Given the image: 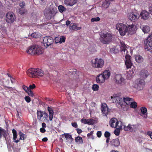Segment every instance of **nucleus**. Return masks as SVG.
<instances>
[{"instance_id": "f257e3e1", "label": "nucleus", "mask_w": 152, "mask_h": 152, "mask_svg": "<svg viewBox=\"0 0 152 152\" xmlns=\"http://www.w3.org/2000/svg\"><path fill=\"white\" fill-rule=\"evenodd\" d=\"M131 52L130 48L128 46L127 47L124 43V53L126 54L125 56L126 60L125 62L127 69L131 68L133 65L131 60L130 55L132 54Z\"/></svg>"}, {"instance_id": "f03ea898", "label": "nucleus", "mask_w": 152, "mask_h": 152, "mask_svg": "<svg viewBox=\"0 0 152 152\" xmlns=\"http://www.w3.org/2000/svg\"><path fill=\"white\" fill-rule=\"evenodd\" d=\"M110 74L109 70H104L97 76L96 78V83L99 84H102L105 82V80L109 78Z\"/></svg>"}, {"instance_id": "7ed1b4c3", "label": "nucleus", "mask_w": 152, "mask_h": 152, "mask_svg": "<svg viewBox=\"0 0 152 152\" xmlns=\"http://www.w3.org/2000/svg\"><path fill=\"white\" fill-rule=\"evenodd\" d=\"M100 42L104 44H109L113 38L112 34L108 32H101L99 33Z\"/></svg>"}, {"instance_id": "20e7f679", "label": "nucleus", "mask_w": 152, "mask_h": 152, "mask_svg": "<svg viewBox=\"0 0 152 152\" xmlns=\"http://www.w3.org/2000/svg\"><path fill=\"white\" fill-rule=\"evenodd\" d=\"M121 94H114L113 96H111V99H112V101L113 103H116L118 107H123L124 98L120 97Z\"/></svg>"}, {"instance_id": "39448f33", "label": "nucleus", "mask_w": 152, "mask_h": 152, "mask_svg": "<svg viewBox=\"0 0 152 152\" xmlns=\"http://www.w3.org/2000/svg\"><path fill=\"white\" fill-rule=\"evenodd\" d=\"M104 61L101 58H96L91 61L92 67L95 68H101L104 65Z\"/></svg>"}, {"instance_id": "423d86ee", "label": "nucleus", "mask_w": 152, "mask_h": 152, "mask_svg": "<svg viewBox=\"0 0 152 152\" xmlns=\"http://www.w3.org/2000/svg\"><path fill=\"white\" fill-rule=\"evenodd\" d=\"M144 43L145 49L152 53V34L149 35Z\"/></svg>"}, {"instance_id": "0eeeda50", "label": "nucleus", "mask_w": 152, "mask_h": 152, "mask_svg": "<svg viewBox=\"0 0 152 152\" xmlns=\"http://www.w3.org/2000/svg\"><path fill=\"white\" fill-rule=\"evenodd\" d=\"M124 35L127 34V35H132L135 33V26L133 24L130 25L126 26L124 24Z\"/></svg>"}, {"instance_id": "6e6552de", "label": "nucleus", "mask_w": 152, "mask_h": 152, "mask_svg": "<svg viewBox=\"0 0 152 152\" xmlns=\"http://www.w3.org/2000/svg\"><path fill=\"white\" fill-rule=\"evenodd\" d=\"M109 124L113 128L122 127V122L120 121H118L115 118H112L110 120Z\"/></svg>"}, {"instance_id": "1a4fd4ad", "label": "nucleus", "mask_w": 152, "mask_h": 152, "mask_svg": "<svg viewBox=\"0 0 152 152\" xmlns=\"http://www.w3.org/2000/svg\"><path fill=\"white\" fill-rule=\"evenodd\" d=\"M56 14V12L53 9H45L44 12V14L46 18L48 20L52 18Z\"/></svg>"}, {"instance_id": "9d476101", "label": "nucleus", "mask_w": 152, "mask_h": 152, "mask_svg": "<svg viewBox=\"0 0 152 152\" xmlns=\"http://www.w3.org/2000/svg\"><path fill=\"white\" fill-rule=\"evenodd\" d=\"M15 19V16L13 12H8L6 14L5 20L7 23H13Z\"/></svg>"}, {"instance_id": "9b49d317", "label": "nucleus", "mask_w": 152, "mask_h": 152, "mask_svg": "<svg viewBox=\"0 0 152 152\" xmlns=\"http://www.w3.org/2000/svg\"><path fill=\"white\" fill-rule=\"evenodd\" d=\"M135 86L138 89L141 90L143 89L145 83L143 80L138 79L135 80Z\"/></svg>"}, {"instance_id": "f8f14e48", "label": "nucleus", "mask_w": 152, "mask_h": 152, "mask_svg": "<svg viewBox=\"0 0 152 152\" xmlns=\"http://www.w3.org/2000/svg\"><path fill=\"white\" fill-rule=\"evenodd\" d=\"M53 42V38L50 36H46L44 37L43 42L45 47L47 48L51 45Z\"/></svg>"}, {"instance_id": "ddd939ff", "label": "nucleus", "mask_w": 152, "mask_h": 152, "mask_svg": "<svg viewBox=\"0 0 152 152\" xmlns=\"http://www.w3.org/2000/svg\"><path fill=\"white\" fill-rule=\"evenodd\" d=\"M128 17L130 20L134 22L138 20L140 17V15L137 13H134L132 12L129 13L128 15Z\"/></svg>"}, {"instance_id": "4468645a", "label": "nucleus", "mask_w": 152, "mask_h": 152, "mask_svg": "<svg viewBox=\"0 0 152 152\" xmlns=\"http://www.w3.org/2000/svg\"><path fill=\"white\" fill-rule=\"evenodd\" d=\"M3 136L4 137L7 143H9L10 141V136L7 131L2 128Z\"/></svg>"}, {"instance_id": "2eb2a0df", "label": "nucleus", "mask_w": 152, "mask_h": 152, "mask_svg": "<svg viewBox=\"0 0 152 152\" xmlns=\"http://www.w3.org/2000/svg\"><path fill=\"white\" fill-rule=\"evenodd\" d=\"M149 74L148 72L145 69L142 70L139 74L140 77L143 79L146 78L149 75Z\"/></svg>"}, {"instance_id": "dca6fc26", "label": "nucleus", "mask_w": 152, "mask_h": 152, "mask_svg": "<svg viewBox=\"0 0 152 152\" xmlns=\"http://www.w3.org/2000/svg\"><path fill=\"white\" fill-rule=\"evenodd\" d=\"M36 69L31 68L28 70L27 71V75L29 77H35Z\"/></svg>"}, {"instance_id": "f3484780", "label": "nucleus", "mask_w": 152, "mask_h": 152, "mask_svg": "<svg viewBox=\"0 0 152 152\" xmlns=\"http://www.w3.org/2000/svg\"><path fill=\"white\" fill-rule=\"evenodd\" d=\"M101 110L104 115L107 116L108 113V108L107 104L105 103H102L101 105Z\"/></svg>"}, {"instance_id": "a211bd4d", "label": "nucleus", "mask_w": 152, "mask_h": 152, "mask_svg": "<svg viewBox=\"0 0 152 152\" xmlns=\"http://www.w3.org/2000/svg\"><path fill=\"white\" fill-rule=\"evenodd\" d=\"M141 113L140 115L143 118H146L148 117L147 110L146 108L145 107H142L140 108Z\"/></svg>"}, {"instance_id": "6ab92c4d", "label": "nucleus", "mask_w": 152, "mask_h": 152, "mask_svg": "<svg viewBox=\"0 0 152 152\" xmlns=\"http://www.w3.org/2000/svg\"><path fill=\"white\" fill-rule=\"evenodd\" d=\"M35 50L34 55H39L42 54L43 52L42 48L37 45H35Z\"/></svg>"}, {"instance_id": "aec40b11", "label": "nucleus", "mask_w": 152, "mask_h": 152, "mask_svg": "<svg viewBox=\"0 0 152 152\" xmlns=\"http://www.w3.org/2000/svg\"><path fill=\"white\" fill-rule=\"evenodd\" d=\"M124 26V24L122 23H118L116 26V28L118 29L120 34L122 36H124L123 31L122 30V28Z\"/></svg>"}, {"instance_id": "412c9836", "label": "nucleus", "mask_w": 152, "mask_h": 152, "mask_svg": "<svg viewBox=\"0 0 152 152\" xmlns=\"http://www.w3.org/2000/svg\"><path fill=\"white\" fill-rule=\"evenodd\" d=\"M77 24L75 23H71L69 26V29L73 31H77L81 29L82 27L77 26Z\"/></svg>"}, {"instance_id": "4be33fe9", "label": "nucleus", "mask_w": 152, "mask_h": 152, "mask_svg": "<svg viewBox=\"0 0 152 152\" xmlns=\"http://www.w3.org/2000/svg\"><path fill=\"white\" fill-rule=\"evenodd\" d=\"M110 144L112 146L118 147L120 145V142L118 139L116 138L110 141Z\"/></svg>"}, {"instance_id": "5701e85b", "label": "nucleus", "mask_w": 152, "mask_h": 152, "mask_svg": "<svg viewBox=\"0 0 152 152\" xmlns=\"http://www.w3.org/2000/svg\"><path fill=\"white\" fill-rule=\"evenodd\" d=\"M140 16L142 19L147 20L149 18V13L145 10H143L140 14Z\"/></svg>"}, {"instance_id": "b1692460", "label": "nucleus", "mask_w": 152, "mask_h": 152, "mask_svg": "<svg viewBox=\"0 0 152 152\" xmlns=\"http://www.w3.org/2000/svg\"><path fill=\"white\" fill-rule=\"evenodd\" d=\"M77 0H64V4L67 5L72 6L77 2Z\"/></svg>"}, {"instance_id": "393cba45", "label": "nucleus", "mask_w": 152, "mask_h": 152, "mask_svg": "<svg viewBox=\"0 0 152 152\" xmlns=\"http://www.w3.org/2000/svg\"><path fill=\"white\" fill-rule=\"evenodd\" d=\"M136 129L134 126H132L129 125L127 126H124V130L125 131L134 132L136 131Z\"/></svg>"}, {"instance_id": "a878e982", "label": "nucleus", "mask_w": 152, "mask_h": 152, "mask_svg": "<svg viewBox=\"0 0 152 152\" xmlns=\"http://www.w3.org/2000/svg\"><path fill=\"white\" fill-rule=\"evenodd\" d=\"M115 82L117 84H121L122 82L123 78L120 74H117L115 76Z\"/></svg>"}, {"instance_id": "bb28decb", "label": "nucleus", "mask_w": 152, "mask_h": 152, "mask_svg": "<svg viewBox=\"0 0 152 152\" xmlns=\"http://www.w3.org/2000/svg\"><path fill=\"white\" fill-rule=\"evenodd\" d=\"M35 45L30 47L27 50V52L29 54L35 55Z\"/></svg>"}, {"instance_id": "cd10ccee", "label": "nucleus", "mask_w": 152, "mask_h": 152, "mask_svg": "<svg viewBox=\"0 0 152 152\" xmlns=\"http://www.w3.org/2000/svg\"><path fill=\"white\" fill-rule=\"evenodd\" d=\"M47 109L49 114V120L50 121H52L53 118V115L54 114L53 110L52 108L49 107H48Z\"/></svg>"}, {"instance_id": "c85d7f7f", "label": "nucleus", "mask_w": 152, "mask_h": 152, "mask_svg": "<svg viewBox=\"0 0 152 152\" xmlns=\"http://www.w3.org/2000/svg\"><path fill=\"white\" fill-rule=\"evenodd\" d=\"M36 72L35 73V77H38V76L42 77L44 74L43 71L39 69H36Z\"/></svg>"}, {"instance_id": "c756f323", "label": "nucleus", "mask_w": 152, "mask_h": 152, "mask_svg": "<svg viewBox=\"0 0 152 152\" xmlns=\"http://www.w3.org/2000/svg\"><path fill=\"white\" fill-rule=\"evenodd\" d=\"M44 112L40 110L37 111V118L38 120L40 121H42V118L44 115Z\"/></svg>"}, {"instance_id": "7c9ffc66", "label": "nucleus", "mask_w": 152, "mask_h": 152, "mask_svg": "<svg viewBox=\"0 0 152 152\" xmlns=\"http://www.w3.org/2000/svg\"><path fill=\"white\" fill-rule=\"evenodd\" d=\"M110 4V1L108 0H105L103 2L102 7L105 9L108 8Z\"/></svg>"}, {"instance_id": "2f4dec72", "label": "nucleus", "mask_w": 152, "mask_h": 152, "mask_svg": "<svg viewBox=\"0 0 152 152\" xmlns=\"http://www.w3.org/2000/svg\"><path fill=\"white\" fill-rule=\"evenodd\" d=\"M140 28H142V31L145 33H148L150 31V28L148 26H144Z\"/></svg>"}, {"instance_id": "473e14b6", "label": "nucleus", "mask_w": 152, "mask_h": 152, "mask_svg": "<svg viewBox=\"0 0 152 152\" xmlns=\"http://www.w3.org/2000/svg\"><path fill=\"white\" fill-rule=\"evenodd\" d=\"M133 101V99L128 97H124V103H125L128 105H129L130 101Z\"/></svg>"}, {"instance_id": "72a5a7b5", "label": "nucleus", "mask_w": 152, "mask_h": 152, "mask_svg": "<svg viewBox=\"0 0 152 152\" xmlns=\"http://www.w3.org/2000/svg\"><path fill=\"white\" fill-rule=\"evenodd\" d=\"M136 61L138 63L142 62L143 61V58L140 55H137L135 57Z\"/></svg>"}, {"instance_id": "f704fd0d", "label": "nucleus", "mask_w": 152, "mask_h": 152, "mask_svg": "<svg viewBox=\"0 0 152 152\" xmlns=\"http://www.w3.org/2000/svg\"><path fill=\"white\" fill-rule=\"evenodd\" d=\"M75 142L78 144H81L83 143V140L82 137L80 136H78L76 137L75 138Z\"/></svg>"}, {"instance_id": "c9c22d12", "label": "nucleus", "mask_w": 152, "mask_h": 152, "mask_svg": "<svg viewBox=\"0 0 152 152\" xmlns=\"http://www.w3.org/2000/svg\"><path fill=\"white\" fill-rule=\"evenodd\" d=\"M12 132L13 134V139L15 140V142L16 143H18L19 142L18 140H16L17 138V132L16 130L15 129H13L12 130Z\"/></svg>"}, {"instance_id": "e433bc0d", "label": "nucleus", "mask_w": 152, "mask_h": 152, "mask_svg": "<svg viewBox=\"0 0 152 152\" xmlns=\"http://www.w3.org/2000/svg\"><path fill=\"white\" fill-rule=\"evenodd\" d=\"M129 105H130V107L131 108L134 109L136 108L137 107V102H130Z\"/></svg>"}, {"instance_id": "4c0bfd02", "label": "nucleus", "mask_w": 152, "mask_h": 152, "mask_svg": "<svg viewBox=\"0 0 152 152\" xmlns=\"http://www.w3.org/2000/svg\"><path fill=\"white\" fill-rule=\"evenodd\" d=\"M17 11L20 15H24L27 12V10L26 9L20 8L17 10Z\"/></svg>"}, {"instance_id": "58836bf2", "label": "nucleus", "mask_w": 152, "mask_h": 152, "mask_svg": "<svg viewBox=\"0 0 152 152\" xmlns=\"http://www.w3.org/2000/svg\"><path fill=\"white\" fill-rule=\"evenodd\" d=\"M58 9L59 11L62 13L64 11H65L66 10V8L63 5H60L58 6Z\"/></svg>"}, {"instance_id": "ea45409f", "label": "nucleus", "mask_w": 152, "mask_h": 152, "mask_svg": "<svg viewBox=\"0 0 152 152\" xmlns=\"http://www.w3.org/2000/svg\"><path fill=\"white\" fill-rule=\"evenodd\" d=\"M116 129L114 131V134L116 136H118L120 134V129L122 127H117L116 128Z\"/></svg>"}, {"instance_id": "a19ab883", "label": "nucleus", "mask_w": 152, "mask_h": 152, "mask_svg": "<svg viewBox=\"0 0 152 152\" xmlns=\"http://www.w3.org/2000/svg\"><path fill=\"white\" fill-rule=\"evenodd\" d=\"M95 123V121L93 119H88L87 124L94 125Z\"/></svg>"}, {"instance_id": "79ce46f5", "label": "nucleus", "mask_w": 152, "mask_h": 152, "mask_svg": "<svg viewBox=\"0 0 152 152\" xmlns=\"http://www.w3.org/2000/svg\"><path fill=\"white\" fill-rule=\"evenodd\" d=\"M19 134L20 135V140H24L26 138V137H25L26 135L21 132H20Z\"/></svg>"}, {"instance_id": "37998d69", "label": "nucleus", "mask_w": 152, "mask_h": 152, "mask_svg": "<svg viewBox=\"0 0 152 152\" xmlns=\"http://www.w3.org/2000/svg\"><path fill=\"white\" fill-rule=\"evenodd\" d=\"M99 86L97 84H94L92 87V89L94 91H97L99 90Z\"/></svg>"}, {"instance_id": "c03bdc74", "label": "nucleus", "mask_w": 152, "mask_h": 152, "mask_svg": "<svg viewBox=\"0 0 152 152\" xmlns=\"http://www.w3.org/2000/svg\"><path fill=\"white\" fill-rule=\"evenodd\" d=\"M71 135L69 133H64L63 134L61 135V136L63 137L64 136L65 138L67 140V139L69 138Z\"/></svg>"}, {"instance_id": "a18cd8bd", "label": "nucleus", "mask_w": 152, "mask_h": 152, "mask_svg": "<svg viewBox=\"0 0 152 152\" xmlns=\"http://www.w3.org/2000/svg\"><path fill=\"white\" fill-rule=\"evenodd\" d=\"M66 39V38L65 37L61 36L60 38L59 42L60 43H61L62 42H65Z\"/></svg>"}, {"instance_id": "49530a36", "label": "nucleus", "mask_w": 152, "mask_h": 152, "mask_svg": "<svg viewBox=\"0 0 152 152\" xmlns=\"http://www.w3.org/2000/svg\"><path fill=\"white\" fill-rule=\"evenodd\" d=\"M31 36L32 37L37 38L39 37V35L37 32H34L31 34Z\"/></svg>"}, {"instance_id": "de8ad7c7", "label": "nucleus", "mask_w": 152, "mask_h": 152, "mask_svg": "<svg viewBox=\"0 0 152 152\" xmlns=\"http://www.w3.org/2000/svg\"><path fill=\"white\" fill-rule=\"evenodd\" d=\"M100 19L99 17H97L96 18H92L91 19V21L92 22H96L99 21Z\"/></svg>"}, {"instance_id": "09e8293b", "label": "nucleus", "mask_w": 152, "mask_h": 152, "mask_svg": "<svg viewBox=\"0 0 152 152\" xmlns=\"http://www.w3.org/2000/svg\"><path fill=\"white\" fill-rule=\"evenodd\" d=\"M110 133L108 131H106L104 132V136L106 138L109 137L110 136Z\"/></svg>"}, {"instance_id": "8fccbe9b", "label": "nucleus", "mask_w": 152, "mask_h": 152, "mask_svg": "<svg viewBox=\"0 0 152 152\" xmlns=\"http://www.w3.org/2000/svg\"><path fill=\"white\" fill-rule=\"evenodd\" d=\"M27 93L28 95L31 96L33 97L34 96L33 92L31 90H30V89Z\"/></svg>"}, {"instance_id": "3c124183", "label": "nucleus", "mask_w": 152, "mask_h": 152, "mask_svg": "<svg viewBox=\"0 0 152 152\" xmlns=\"http://www.w3.org/2000/svg\"><path fill=\"white\" fill-rule=\"evenodd\" d=\"M25 99L27 103H29L31 102V99L28 96H26L25 97Z\"/></svg>"}, {"instance_id": "603ef678", "label": "nucleus", "mask_w": 152, "mask_h": 152, "mask_svg": "<svg viewBox=\"0 0 152 152\" xmlns=\"http://www.w3.org/2000/svg\"><path fill=\"white\" fill-rule=\"evenodd\" d=\"M23 88L26 93L28 92V91H29V89H30L28 87L25 86V85H24L23 86Z\"/></svg>"}, {"instance_id": "864d4df0", "label": "nucleus", "mask_w": 152, "mask_h": 152, "mask_svg": "<svg viewBox=\"0 0 152 152\" xmlns=\"http://www.w3.org/2000/svg\"><path fill=\"white\" fill-rule=\"evenodd\" d=\"M44 113L43 118L45 120H47L48 119V115L46 112H44Z\"/></svg>"}, {"instance_id": "5fc2aeb1", "label": "nucleus", "mask_w": 152, "mask_h": 152, "mask_svg": "<svg viewBox=\"0 0 152 152\" xmlns=\"http://www.w3.org/2000/svg\"><path fill=\"white\" fill-rule=\"evenodd\" d=\"M81 123L85 124H87L88 119L82 118L81 120Z\"/></svg>"}, {"instance_id": "6e6d98bb", "label": "nucleus", "mask_w": 152, "mask_h": 152, "mask_svg": "<svg viewBox=\"0 0 152 152\" xmlns=\"http://www.w3.org/2000/svg\"><path fill=\"white\" fill-rule=\"evenodd\" d=\"M19 6L21 8H23L25 6V3L23 1L20 2L19 3Z\"/></svg>"}, {"instance_id": "4d7b16f0", "label": "nucleus", "mask_w": 152, "mask_h": 152, "mask_svg": "<svg viewBox=\"0 0 152 152\" xmlns=\"http://www.w3.org/2000/svg\"><path fill=\"white\" fill-rule=\"evenodd\" d=\"M36 87V86L34 84H33L32 85H30L29 86V89H30V90L33 89L35 88Z\"/></svg>"}, {"instance_id": "13d9d810", "label": "nucleus", "mask_w": 152, "mask_h": 152, "mask_svg": "<svg viewBox=\"0 0 152 152\" xmlns=\"http://www.w3.org/2000/svg\"><path fill=\"white\" fill-rule=\"evenodd\" d=\"M96 135L99 138L102 135V132L101 131H98L97 132Z\"/></svg>"}, {"instance_id": "bf43d9fd", "label": "nucleus", "mask_w": 152, "mask_h": 152, "mask_svg": "<svg viewBox=\"0 0 152 152\" xmlns=\"http://www.w3.org/2000/svg\"><path fill=\"white\" fill-rule=\"evenodd\" d=\"M72 126L75 128H77V123L75 122L74 123H72Z\"/></svg>"}, {"instance_id": "052dcab7", "label": "nucleus", "mask_w": 152, "mask_h": 152, "mask_svg": "<svg viewBox=\"0 0 152 152\" xmlns=\"http://www.w3.org/2000/svg\"><path fill=\"white\" fill-rule=\"evenodd\" d=\"M77 132V133L79 134H80L82 132V130L79 128H77L76 129Z\"/></svg>"}, {"instance_id": "680f3d73", "label": "nucleus", "mask_w": 152, "mask_h": 152, "mask_svg": "<svg viewBox=\"0 0 152 152\" xmlns=\"http://www.w3.org/2000/svg\"><path fill=\"white\" fill-rule=\"evenodd\" d=\"M94 133V131H91L89 133H88L87 134V137H89L90 136L92 135Z\"/></svg>"}, {"instance_id": "e2e57ef3", "label": "nucleus", "mask_w": 152, "mask_h": 152, "mask_svg": "<svg viewBox=\"0 0 152 152\" xmlns=\"http://www.w3.org/2000/svg\"><path fill=\"white\" fill-rule=\"evenodd\" d=\"M147 134L150 137V138L152 139V132L151 131H148L147 132Z\"/></svg>"}, {"instance_id": "0e129e2a", "label": "nucleus", "mask_w": 152, "mask_h": 152, "mask_svg": "<svg viewBox=\"0 0 152 152\" xmlns=\"http://www.w3.org/2000/svg\"><path fill=\"white\" fill-rule=\"evenodd\" d=\"M2 135L3 136L2 128L0 127V139L1 138Z\"/></svg>"}, {"instance_id": "69168bd1", "label": "nucleus", "mask_w": 152, "mask_h": 152, "mask_svg": "<svg viewBox=\"0 0 152 152\" xmlns=\"http://www.w3.org/2000/svg\"><path fill=\"white\" fill-rule=\"evenodd\" d=\"M45 129L41 128L40 129V132L42 133H44L46 132V130Z\"/></svg>"}, {"instance_id": "338daca9", "label": "nucleus", "mask_w": 152, "mask_h": 152, "mask_svg": "<svg viewBox=\"0 0 152 152\" xmlns=\"http://www.w3.org/2000/svg\"><path fill=\"white\" fill-rule=\"evenodd\" d=\"M149 10L150 14L152 15V4L149 7Z\"/></svg>"}, {"instance_id": "774afa93", "label": "nucleus", "mask_w": 152, "mask_h": 152, "mask_svg": "<svg viewBox=\"0 0 152 152\" xmlns=\"http://www.w3.org/2000/svg\"><path fill=\"white\" fill-rule=\"evenodd\" d=\"M71 23L70 21L69 20H67L66 21V24L67 26L69 25L70 26Z\"/></svg>"}]
</instances>
